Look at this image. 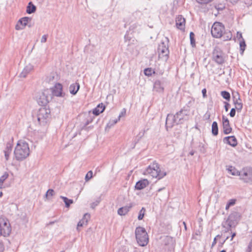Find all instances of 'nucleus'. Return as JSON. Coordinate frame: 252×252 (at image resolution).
Listing matches in <instances>:
<instances>
[{
    "mask_svg": "<svg viewBox=\"0 0 252 252\" xmlns=\"http://www.w3.org/2000/svg\"><path fill=\"white\" fill-rule=\"evenodd\" d=\"M36 10V7L32 3V1H30L28 6H27L26 12L28 14H32L35 12Z\"/></svg>",
    "mask_w": 252,
    "mask_h": 252,
    "instance_id": "obj_26",
    "label": "nucleus"
},
{
    "mask_svg": "<svg viewBox=\"0 0 252 252\" xmlns=\"http://www.w3.org/2000/svg\"><path fill=\"white\" fill-rule=\"evenodd\" d=\"M135 236L139 246L144 247L148 243V235L145 228L141 227H137L135 230Z\"/></svg>",
    "mask_w": 252,
    "mask_h": 252,
    "instance_id": "obj_4",
    "label": "nucleus"
},
{
    "mask_svg": "<svg viewBox=\"0 0 252 252\" xmlns=\"http://www.w3.org/2000/svg\"><path fill=\"white\" fill-rule=\"evenodd\" d=\"M224 29L225 27L222 23L216 22L212 27L211 31L212 35L215 38H220L222 36Z\"/></svg>",
    "mask_w": 252,
    "mask_h": 252,
    "instance_id": "obj_7",
    "label": "nucleus"
},
{
    "mask_svg": "<svg viewBox=\"0 0 252 252\" xmlns=\"http://www.w3.org/2000/svg\"><path fill=\"white\" fill-rule=\"evenodd\" d=\"M236 108L235 107V108H232L231 110H230V112L229 113V115L231 117L233 118L235 116V114H236Z\"/></svg>",
    "mask_w": 252,
    "mask_h": 252,
    "instance_id": "obj_44",
    "label": "nucleus"
},
{
    "mask_svg": "<svg viewBox=\"0 0 252 252\" xmlns=\"http://www.w3.org/2000/svg\"><path fill=\"white\" fill-rule=\"evenodd\" d=\"M145 212H146L145 208L144 207H142V209L139 211V214H138V219L139 220H141L143 219Z\"/></svg>",
    "mask_w": 252,
    "mask_h": 252,
    "instance_id": "obj_37",
    "label": "nucleus"
},
{
    "mask_svg": "<svg viewBox=\"0 0 252 252\" xmlns=\"http://www.w3.org/2000/svg\"><path fill=\"white\" fill-rule=\"evenodd\" d=\"M205 117H206V119L209 120L210 118V114L209 113L207 112L205 114Z\"/></svg>",
    "mask_w": 252,
    "mask_h": 252,
    "instance_id": "obj_59",
    "label": "nucleus"
},
{
    "mask_svg": "<svg viewBox=\"0 0 252 252\" xmlns=\"http://www.w3.org/2000/svg\"><path fill=\"white\" fill-rule=\"evenodd\" d=\"M183 224H184V226H185V228L186 230H187V224L186 223V221H183Z\"/></svg>",
    "mask_w": 252,
    "mask_h": 252,
    "instance_id": "obj_63",
    "label": "nucleus"
},
{
    "mask_svg": "<svg viewBox=\"0 0 252 252\" xmlns=\"http://www.w3.org/2000/svg\"><path fill=\"white\" fill-rule=\"evenodd\" d=\"M212 60L219 65H222L225 62V54L218 46H216L213 49Z\"/></svg>",
    "mask_w": 252,
    "mask_h": 252,
    "instance_id": "obj_6",
    "label": "nucleus"
},
{
    "mask_svg": "<svg viewBox=\"0 0 252 252\" xmlns=\"http://www.w3.org/2000/svg\"><path fill=\"white\" fill-rule=\"evenodd\" d=\"M218 126L217 122L214 121L212 125V133L214 136L218 134Z\"/></svg>",
    "mask_w": 252,
    "mask_h": 252,
    "instance_id": "obj_30",
    "label": "nucleus"
},
{
    "mask_svg": "<svg viewBox=\"0 0 252 252\" xmlns=\"http://www.w3.org/2000/svg\"><path fill=\"white\" fill-rule=\"evenodd\" d=\"M193 102H194V100H190L184 107H187V109H188L189 110H190V107Z\"/></svg>",
    "mask_w": 252,
    "mask_h": 252,
    "instance_id": "obj_47",
    "label": "nucleus"
},
{
    "mask_svg": "<svg viewBox=\"0 0 252 252\" xmlns=\"http://www.w3.org/2000/svg\"><path fill=\"white\" fill-rule=\"evenodd\" d=\"M195 35L193 32H190L189 33V38L190 44L192 47H194L195 46V40L194 38Z\"/></svg>",
    "mask_w": 252,
    "mask_h": 252,
    "instance_id": "obj_35",
    "label": "nucleus"
},
{
    "mask_svg": "<svg viewBox=\"0 0 252 252\" xmlns=\"http://www.w3.org/2000/svg\"><path fill=\"white\" fill-rule=\"evenodd\" d=\"M138 25L137 23H134V24H132L130 26V27L129 28V31H131L132 32H134V31L138 27Z\"/></svg>",
    "mask_w": 252,
    "mask_h": 252,
    "instance_id": "obj_41",
    "label": "nucleus"
},
{
    "mask_svg": "<svg viewBox=\"0 0 252 252\" xmlns=\"http://www.w3.org/2000/svg\"><path fill=\"white\" fill-rule=\"evenodd\" d=\"M126 111L125 109H123V111L121 112V113L120 114L119 117H121L123 116H124L126 114Z\"/></svg>",
    "mask_w": 252,
    "mask_h": 252,
    "instance_id": "obj_53",
    "label": "nucleus"
},
{
    "mask_svg": "<svg viewBox=\"0 0 252 252\" xmlns=\"http://www.w3.org/2000/svg\"><path fill=\"white\" fill-rule=\"evenodd\" d=\"M232 36V35L230 31L224 30L221 37L222 38L223 41H228L231 39Z\"/></svg>",
    "mask_w": 252,
    "mask_h": 252,
    "instance_id": "obj_27",
    "label": "nucleus"
},
{
    "mask_svg": "<svg viewBox=\"0 0 252 252\" xmlns=\"http://www.w3.org/2000/svg\"><path fill=\"white\" fill-rule=\"evenodd\" d=\"M146 173L150 174L153 178H158V180L162 179L166 175V173L164 171H161L159 165L156 162H154L149 165L146 170Z\"/></svg>",
    "mask_w": 252,
    "mask_h": 252,
    "instance_id": "obj_3",
    "label": "nucleus"
},
{
    "mask_svg": "<svg viewBox=\"0 0 252 252\" xmlns=\"http://www.w3.org/2000/svg\"><path fill=\"white\" fill-rule=\"evenodd\" d=\"M236 202V199H230L228 201L227 204H228V205H229L230 206H232L235 204Z\"/></svg>",
    "mask_w": 252,
    "mask_h": 252,
    "instance_id": "obj_46",
    "label": "nucleus"
},
{
    "mask_svg": "<svg viewBox=\"0 0 252 252\" xmlns=\"http://www.w3.org/2000/svg\"><path fill=\"white\" fill-rule=\"evenodd\" d=\"M187 108V107H183L174 115L172 114L167 115L165 123V127L167 130H168V128H172L175 124H182L185 121L189 120L190 110Z\"/></svg>",
    "mask_w": 252,
    "mask_h": 252,
    "instance_id": "obj_1",
    "label": "nucleus"
},
{
    "mask_svg": "<svg viewBox=\"0 0 252 252\" xmlns=\"http://www.w3.org/2000/svg\"><path fill=\"white\" fill-rule=\"evenodd\" d=\"M194 151L193 150H192L189 152V155H190L191 156H193L194 155Z\"/></svg>",
    "mask_w": 252,
    "mask_h": 252,
    "instance_id": "obj_64",
    "label": "nucleus"
},
{
    "mask_svg": "<svg viewBox=\"0 0 252 252\" xmlns=\"http://www.w3.org/2000/svg\"><path fill=\"white\" fill-rule=\"evenodd\" d=\"M241 214L236 211H233L229 216L228 219L226 220L234 221L238 220L241 219Z\"/></svg>",
    "mask_w": 252,
    "mask_h": 252,
    "instance_id": "obj_23",
    "label": "nucleus"
},
{
    "mask_svg": "<svg viewBox=\"0 0 252 252\" xmlns=\"http://www.w3.org/2000/svg\"><path fill=\"white\" fill-rule=\"evenodd\" d=\"M48 35L45 34L43 35L42 36V38L41 39V43H45L47 41Z\"/></svg>",
    "mask_w": 252,
    "mask_h": 252,
    "instance_id": "obj_49",
    "label": "nucleus"
},
{
    "mask_svg": "<svg viewBox=\"0 0 252 252\" xmlns=\"http://www.w3.org/2000/svg\"><path fill=\"white\" fill-rule=\"evenodd\" d=\"M223 141L233 147H235L237 145V140L234 136H229L223 138Z\"/></svg>",
    "mask_w": 252,
    "mask_h": 252,
    "instance_id": "obj_18",
    "label": "nucleus"
},
{
    "mask_svg": "<svg viewBox=\"0 0 252 252\" xmlns=\"http://www.w3.org/2000/svg\"><path fill=\"white\" fill-rule=\"evenodd\" d=\"M213 0H196V2L201 4H207Z\"/></svg>",
    "mask_w": 252,
    "mask_h": 252,
    "instance_id": "obj_42",
    "label": "nucleus"
},
{
    "mask_svg": "<svg viewBox=\"0 0 252 252\" xmlns=\"http://www.w3.org/2000/svg\"><path fill=\"white\" fill-rule=\"evenodd\" d=\"M9 174L7 172H5L3 175L0 177V188H2L3 182L8 177Z\"/></svg>",
    "mask_w": 252,
    "mask_h": 252,
    "instance_id": "obj_34",
    "label": "nucleus"
},
{
    "mask_svg": "<svg viewBox=\"0 0 252 252\" xmlns=\"http://www.w3.org/2000/svg\"><path fill=\"white\" fill-rule=\"evenodd\" d=\"M236 236V233L234 232L233 233H232V235H231V240H232V239H233V238Z\"/></svg>",
    "mask_w": 252,
    "mask_h": 252,
    "instance_id": "obj_62",
    "label": "nucleus"
},
{
    "mask_svg": "<svg viewBox=\"0 0 252 252\" xmlns=\"http://www.w3.org/2000/svg\"><path fill=\"white\" fill-rule=\"evenodd\" d=\"M55 194V191L53 189H49L45 194L47 198H49V196H52Z\"/></svg>",
    "mask_w": 252,
    "mask_h": 252,
    "instance_id": "obj_39",
    "label": "nucleus"
},
{
    "mask_svg": "<svg viewBox=\"0 0 252 252\" xmlns=\"http://www.w3.org/2000/svg\"><path fill=\"white\" fill-rule=\"evenodd\" d=\"M186 20L182 15H178L176 19V25L177 28L181 31H184L185 28Z\"/></svg>",
    "mask_w": 252,
    "mask_h": 252,
    "instance_id": "obj_16",
    "label": "nucleus"
},
{
    "mask_svg": "<svg viewBox=\"0 0 252 252\" xmlns=\"http://www.w3.org/2000/svg\"><path fill=\"white\" fill-rule=\"evenodd\" d=\"M99 203V201H97L96 203L94 202L92 204V207L94 208V206H97L98 204Z\"/></svg>",
    "mask_w": 252,
    "mask_h": 252,
    "instance_id": "obj_60",
    "label": "nucleus"
},
{
    "mask_svg": "<svg viewBox=\"0 0 252 252\" xmlns=\"http://www.w3.org/2000/svg\"><path fill=\"white\" fill-rule=\"evenodd\" d=\"M146 130H144L143 132H139V133L138 134V136H139V138H141V137H142L144 135V133L145 132Z\"/></svg>",
    "mask_w": 252,
    "mask_h": 252,
    "instance_id": "obj_57",
    "label": "nucleus"
},
{
    "mask_svg": "<svg viewBox=\"0 0 252 252\" xmlns=\"http://www.w3.org/2000/svg\"><path fill=\"white\" fill-rule=\"evenodd\" d=\"M240 179L244 183L252 182V167L247 166L240 170Z\"/></svg>",
    "mask_w": 252,
    "mask_h": 252,
    "instance_id": "obj_8",
    "label": "nucleus"
},
{
    "mask_svg": "<svg viewBox=\"0 0 252 252\" xmlns=\"http://www.w3.org/2000/svg\"><path fill=\"white\" fill-rule=\"evenodd\" d=\"M228 171L234 176H239L240 177V171L236 170V169L232 166H230L228 169Z\"/></svg>",
    "mask_w": 252,
    "mask_h": 252,
    "instance_id": "obj_32",
    "label": "nucleus"
},
{
    "mask_svg": "<svg viewBox=\"0 0 252 252\" xmlns=\"http://www.w3.org/2000/svg\"><path fill=\"white\" fill-rule=\"evenodd\" d=\"M93 177V172L90 170L89 171L87 174L85 176V181L86 182L88 181L89 180H90Z\"/></svg>",
    "mask_w": 252,
    "mask_h": 252,
    "instance_id": "obj_40",
    "label": "nucleus"
},
{
    "mask_svg": "<svg viewBox=\"0 0 252 252\" xmlns=\"http://www.w3.org/2000/svg\"><path fill=\"white\" fill-rule=\"evenodd\" d=\"M63 86L60 83H57L55 85L54 88L52 90V93L53 95L56 96L64 97L65 93L62 91Z\"/></svg>",
    "mask_w": 252,
    "mask_h": 252,
    "instance_id": "obj_14",
    "label": "nucleus"
},
{
    "mask_svg": "<svg viewBox=\"0 0 252 252\" xmlns=\"http://www.w3.org/2000/svg\"><path fill=\"white\" fill-rule=\"evenodd\" d=\"M238 112H241L243 108V103L242 99L233 101Z\"/></svg>",
    "mask_w": 252,
    "mask_h": 252,
    "instance_id": "obj_28",
    "label": "nucleus"
},
{
    "mask_svg": "<svg viewBox=\"0 0 252 252\" xmlns=\"http://www.w3.org/2000/svg\"><path fill=\"white\" fill-rule=\"evenodd\" d=\"M165 240L167 241L168 242H172V238L170 237V236H166L165 237Z\"/></svg>",
    "mask_w": 252,
    "mask_h": 252,
    "instance_id": "obj_51",
    "label": "nucleus"
},
{
    "mask_svg": "<svg viewBox=\"0 0 252 252\" xmlns=\"http://www.w3.org/2000/svg\"><path fill=\"white\" fill-rule=\"evenodd\" d=\"M154 90L159 93H163V81L160 80H157L154 84Z\"/></svg>",
    "mask_w": 252,
    "mask_h": 252,
    "instance_id": "obj_19",
    "label": "nucleus"
},
{
    "mask_svg": "<svg viewBox=\"0 0 252 252\" xmlns=\"http://www.w3.org/2000/svg\"><path fill=\"white\" fill-rule=\"evenodd\" d=\"M158 51L159 58H164L165 60L168 59L169 51L167 44H166L164 42H161L158 45Z\"/></svg>",
    "mask_w": 252,
    "mask_h": 252,
    "instance_id": "obj_9",
    "label": "nucleus"
},
{
    "mask_svg": "<svg viewBox=\"0 0 252 252\" xmlns=\"http://www.w3.org/2000/svg\"><path fill=\"white\" fill-rule=\"evenodd\" d=\"M217 243V239H216V237H215L214 239V240H213V242L212 244V247H213Z\"/></svg>",
    "mask_w": 252,
    "mask_h": 252,
    "instance_id": "obj_58",
    "label": "nucleus"
},
{
    "mask_svg": "<svg viewBox=\"0 0 252 252\" xmlns=\"http://www.w3.org/2000/svg\"><path fill=\"white\" fill-rule=\"evenodd\" d=\"M125 41H130L131 37L128 35V32H127L124 37Z\"/></svg>",
    "mask_w": 252,
    "mask_h": 252,
    "instance_id": "obj_50",
    "label": "nucleus"
},
{
    "mask_svg": "<svg viewBox=\"0 0 252 252\" xmlns=\"http://www.w3.org/2000/svg\"><path fill=\"white\" fill-rule=\"evenodd\" d=\"M69 89L70 94L73 95H75L77 94L80 89V85L78 83L76 82L71 84Z\"/></svg>",
    "mask_w": 252,
    "mask_h": 252,
    "instance_id": "obj_24",
    "label": "nucleus"
},
{
    "mask_svg": "<svg viewBox=\"0 0 252 252\" xmlns=\"http://www.w3.org/2000/svg\"><path fill=\"white\" fill-rule=\"evenodd\" d=\"M88 221H85V223H84V221H78V223L77 224V229L79 231V227L81 226H83L84 224L87 225Z\"/></svg>",
    "mask_w": 252,
    "mask_h": 252,
    "instance_id": "obj_45",
    "label": "nucleus"
},
{
    "mask_svg": "<svg viewBox=\"0 0 252 252\" xmlns=\"http://www.w3.org/2000/svg\"><path fill=\"white\" fill-rule=\"evenodd\" d=\"M202 95H203V97H206L207 96V94H206V93H207V90L206 89H203L202 90Z\"/></svg>",
    "mask_w": 252,
    "mask_h": 252,
    "instance_id": "obj_52",
    "label": "nucleus"
},
{
    "mask_svg": "<svg viewBox=\"0 0 252 252\" xmlns=\"http://www.w3.org/2000/svg\"><path fill=\"white\" fill-rule=\"evenodd\" d=\"M33 68V66L29 64L26 66L22 72L20 74V77L25 78L28 73H29Z\"/></svg>",
    "mask_w": 252,
    "mask_h": 252,
    "instance_id": "obj_22",
    "label": "nucleus"
},
{
    "mask_svg": "<svg viewBox=\"0 0 252 252\" xmlns=\"http://www.w3.org/2000/svg\"><path fill=\"white\" fill-rule=\"evenodd\" d=\"M60 198L63 200L66 208L69 207L70 205L73 203V200L72 199H68L66 197L60 196Z\"/></svg>",
    "mask_w": 252,
    "mask_h": 252,
    "instance_id": "obj_31",
    "label": "nucleus"
},
{
    "mask_svg": "<svg viewBox=\"0 0 252 252\" xmlns=\"http://www.w3.org/2000/svg\"><path fill=\"white\" fill-rule=\"evenodd\" d=\"M4 250V245L2 243H0V252H3Z\"/></svg>",
    "mask_w": 252,
    "mask_h": 252,
    "instance_id": "obj_55",
    "label": "nucleus"
},
{
    "mask_svg": "<svg viewBox=\"0 0 252 252\" xmlns=\"http://www.w3.org/2000/svg\"><path fill=\"white\" fill-rule=\"evenodd\" d=\"M49 94L48 90H45L44 92L40 93L37 97V101L38 103L41 106H45L49 101V98L52 97L48 96Z\"/></svg>",
    "mask_w": 252,
    "mask_h": 252,
    "instance_id": "obj_11",
    "label": "nucleus"
},
{
    "mask_svg": "<svg viewBox=\"0 0 252 252\" xmlns=\"http://www.w3.org/2000/svg\"><path fill=\"white\" fill-rule=\"evenodd\" d=\"M13 148V139L7 142L6 147L4 150V157L6 160H8L9 158V156L11 153Z\"/></svg>",
    "mask_w": 252,
    "mask_h": 252,
    "instance_id": "obj_17",
    "label": "nucleus"
},
{
    "mask_svg": "<svg viewBox=\"0 0 252 252\" xmlns=\"http://www.w3.org/2000/svg\"><path fill=\"white\" fill-rule=\"evenodd\" d=\"M29 154L30 148L28 144L24 141H19L14 151L16 159L18 161H22L26 158Z\"/></svg>",
    "mask_w": 252,
    "mask_h": 252,
    "instance_id": "obj_2",
    "label": "nucleus"
},
{
    "mask_svg": "<svg viewBox=\"0 0 252 252\" xmlns=\"http://www.w3.org/2000/svg\"><path fill=\"white\" fill-rule=\"evenodd\" d=\"M224 104L225 110L226 112H227L228 111V109L230 108V105L228 102H226V101L224 102Z\"/></svg>",
    "mask_w": 252,
    "mask_h": 252,
    "instance_id": "obj_48",
    "label": "nucleus"
},
{
    "mask_svg": "<svg viewBox=\"0 0 252 252\" xmlns=\"http://www.w3.org/2000/svg\"><path fill=\"white\" fill-rule=\"evenodd\" d=\"M222 120L223 133L225 134L230 133L232 131V128L230 126L228 119L225 116H222Z\"/></svg>",
    "mask_w": 252,
    "mask_h": 252,
    "instance_id": "obj_15",
    "label": "nucleus"
},
{
    "mask_svg": "<svg viewBox=\"0 0 252 252\" xmlns=\"http://www.w3.org/2000/svg\"><path fill=\"white\" fill-rule=\"evenodd\" d=\"M93 128V126H87V130H86V131H89V129H92Z\"/></svg>",
    "mask_w": 252,
    "mask_h": 252,
    "instance_id": "obj_61",
    "label": "nucleus"
},
{
    "mask_svg": "<svg viewBox=\"0 0 252 252\" xmlns=\"http://www.w3.org/2000/svg\"><path fill=\"white\" fill-rule=\"evenodd\" d=\"M11 231L9 221H0V236H8Z\"/></svg>",
    "mask_w": 252,
    "mask_h": 252,
    "instance_id": "obj_10",
    "label": "nucleus"
},
{
    "mask_svg": "<svg viewBox=\"0 0 252 252\" xmlns=\"http://www.w3.org/2000/svg\"><path fill=\"white\" fill-rule=\"evenodd\" d=\"M149 184V182L147 179H143L136 182L135 185V189L136 190H141L145 188Z\"/></svg>",
    "mask_w": 252,
    "mask_h": 252,
    "instance_id": "obj_20",
    "label": "nucleus"
},
{
    "mask_svg": "<svg viewBox=\"0 0 252 252\" xmlns=\"http://www.w3.org/2000/svg\"><path fill=\"white\" fill-rule=\"evenodd\" d=\"M221 96L227 101H230L231 96L230 93L226 91H223L220 92Z\"/></svg>",
    "mask_w": 252,
    "mask_h": 252,
    "instance_id": "obj_33",
    "label": "nucleus"
},
{
    "mask_svg": "<svg viewBox=\"0 0 252 252\" xmlns=\"http://www.w3.org/2000/svg\"><path fill=\"white\" fill-rule=\"evenodd\" d=\"M84 116L85 117V122L84 123H82L80 125V128L82 130H87V126L91 123L94 118V116L91 113L90 111L88 113H84Z\"/></svg>",
    "mask_w": 252,
    "mask_h": 252,
    "instance_id": "obj_12",
    "label": "nucleus"
},
{
    "mask_svg": "<svg viewBox=\"0 0 252 252\" xmlns=\"http://www.w3.org/2000/svg\"><path fill=\"white\" fill-rule=\"evenodd\" d=\"M228 238H229V237L227 236V237H226L225 238V239L223 241H222V242H220V247H222V246H223V245L224 244V243L225 242V241H226L228 239Z\"/></svg>",
    "mask_w": 252,
    "mask_h": 252,
    "instance_id": "obj_56",
    "label": "nucleus"
},
{
    "mask_svg": "<svg viewBox=\"0 0 252 252\" xmlns=\"http://www.w3.org/2000/svg\"><path fill=\"white\" fill-rule=\"evenodd\" d=\"M240 95L238 92H235L232 93V100L233 101L240 100Z\"/></svg>",
    "mask_w": 252,
    "mask_h": 252,
    "instance_id": "obj_38",
    "label": "nucleus"
},
{
    "mask_svg": "<svg viewBox=\"0 0 252 252\" xmlns=\"http://www.w3.org/2000/svg\"><path fill=\"white\" fill-rule=\"evenodd\" d=\"M32 19L28 17H24L18 20V23L15 26V29L16 30H21L25 28V27L28 25V23L31 21Z\"/></svg>",
    "mask_w": 252,
    "mask_h": 252,
    "instance_id": "obj_13",
    "label": "nucleus"
},
{
    "mask_svg": "<svg viewBox=\"0 0 252 252\" xmlns=\"http://www.w3.org/2000/svg\"><path fill=\"white\" fill-rule=\"evenodd\" d=\"M50 109L46 107L40 108L37 113V119L40 125H45L50 116Z\"/></svg>",
    "mask_w": 252,
    "mask_h": 252,
    "instance_id": "obj_5",
    "label": "nucleus"
},
{
    "mask_svg": "<svg viewBox=\"0 0 252 252\" xmlns=\"http://www.w3.org/2000/svg\"><path fill=\"white\" fill-rule=\"evenodd\" d=\"M90 214L86 213L84 215V217L81 220H83V219H86V220H88V219L90 218Z\"/></svg>",
    "mask_w": 252,
    "mask_h": 252,
    "instance_id": "obj_54",
    "label": "nucleus"
},
{
    "mask_svg": "<svg viewBox=\"0 0 252 252\" xmlns=\"http://www.w3.org/2000/svg\"><path fill=\"white\" fill-rule=\"evenodd\" d=\"M105 109V106L102 103H100L97 105L96 107L93 110V114L94 116H98L102 113Z\"/></svg>",
    "mask_w": 252,
    "mask_h": 252,
    "instance_id": "obj_21",
    "label": "nucleus"
},
{
    "mask_svg": "<svg viewBox=\"0 0 252 252\" xmlns=\"http://www.w3.org/2000/svg\"><path fill=\"white\" fill-rule=\"evenodd\" d=\"M131 207V205L122 207L118 209V214L121 216L125 215Z\"/></svg>",
    "mask_w": 252,
    "mask_h": 252,
    "instance_id": "obj_25",
    "label": "nucleus"
},
{
    "mask_svg": "<svg viewBox=\"0 0 252 252\" xmlns=\"http://www.w3.org/2000/svg\"><path fill=\"white\" fill-rule=\"evenodd\" d=\"M240 37L242 38V40L240 41V53L241 55L243 54V53L245 50V48L246 47V42L244 40V39L242 38V34H240Z\"/></svg>",
    "mask_w": 252,
    "mask_h": 252,
    "instance_id": "obj_29",
    "label": "nucleus"
},
{
    "mask_svg": "<svg viewBox=\"0 0 252 252\" xmlns=\"http://www.w3.org/2000/svg\"><path fill=\"white\" fill-rule=\"evenodd\" d=\"M118 122V120H114L112 121H110L109 122L107 125V127H110L111 126H113L115 124H116Z\"/></svg>",
    "mask_w": 252,
    "mask_h": 252,
    "instance_id": "obj_43",
    "label": "nucleus"
},
{
    "mask_svg": "<svg viewBox=\"0 0 252 252\" xmlns=\"http://www.w3.org/2000/svg\"><path fill=\"white\" fill-rule=\"evenodd\" d=\"M144 74L146 76H150L152 73H155V71L151 68H145L144 70Z\"/></svg>",
    "mask_w": 252,
    "mask_h": 252,
    "instance_id": "obj_36",
    "label": "nucleus"
}]
</instances>
